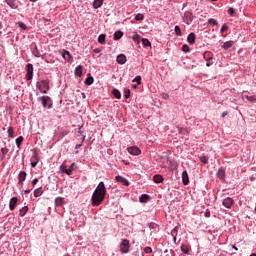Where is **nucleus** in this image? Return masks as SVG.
<instances>
[{"instance_id":"obj_1","label":"nucleus","mask_w":256,"mask_h":256,"mask_svg":"<svg viewBox=\"0 0 256 256\" xmlns=\"http://www.w3.org/2000/svg\"><path fill=\"white\" fill-rule=\"evenodd\" d=\"M105 195H107V189L105 188V183L100 182L95 189L91 201L93 207H99L105 199Z\"/></svg>"},{"instance_id":"obj_2","label":"nucleus","mask_w":256,"mask_h":256,"mask_svg":"<svg viewBox=\"0 0 256 256\" xmlns=\"http://www.w3.org/2000/svg\"><path fill=\"white\" fill-rule=\"evenodd\" d=\"M36 87L39 91H42V93L47 94V91H49V81L42 80L36 84Z\"/></svg>"},{"instance_id":"obj_3","label":"nucleus","mask_w":256,"mask_h":256,"mask_svg":"<svg viewBox=\"0 0 256 256\" xmlns=\"http://www.w3.org/2000/svg\"><path fill=\"white\" fill-rule=\"evenodd\" d=\"M40 101H41L44 109H51V107H53V101L51 100V97H49V96L40 97Z\"/></svg>"},{"instance_id":"obj_4","label":"nucleus","mask_w":256,"mask_h":256,"mask_svg":"<svg viewBox=\"0 0 256 256\" xmlns=\"http://www.w3.org/2000/svg\"><path fill=\"white\" fill-rule=\"evenodd\" d=\"M75 167H76L75 163H72L68 169H67V166H65V164H62L60 166V171L62 173H66V175H73V171H75Z\"/></svg>"},{"instance_id":"obj_5","label":"nucleus","mask_w":256,"mask_h":256,"mask_svg":"<svg viewBox=\"0 0 256 256\" xmlns=\"http://www.w3.org/2000/svg\"><path fill=\"white\" fill-rule=\"evenodd\" d=\"M129 247H131V244H129V240L124 239L120 243V251L121 253H129Z\"/></svg>"},{"instance_id":"obj_6","label":"nucleus","mask_w":256,"mask_h":256,"mask_svg":"<svg viewBox=\"0 0 256 256\" xmlns=\"http://www.w3.org/2000/svg\"><path fill=\"white\" fill-rule=\"evenodd\" d=\"M194 16L191 12H185L183 15V22L186 23V25H191L193 23Z\"/></svg>"},{"instance_id":"obj_7","label":"nucleus","mask_w":256,"mask_h":256,"mask_svg":"<svg viewBox=\"0 0 256 256\" xmlns=\"http://www.w3.org/2000/svg\"><path fill=\"white\" fill-rule=\"evenodd\" d=\"M233 203V198L227 197L223 200L222 205L226 207V209H231V207H233Z\"/></svg>"},{"instance_id":"obj_8","label":"nucleus","mask_w":256,"mask_h":256,"mask_svg":"<svg viewBox=\"0 0 256 256\" xmlns=\"http://www.w3.org/2000/svg\"><path fill=\"white\" fill-rule=\"evenodd\" d=\"M26 79L27 81H31V79H33V64H27Z\"/></svg>"},{"instance_id":"obj_9","label":"nucleus","mask_w":256,"mask_h":256,"mask_svg":"<svg viewBox=\"0 0 256 256\" xmlns=\"http://www.w3.org/2000/svg\"><path fill=\"white\" fill-rule=\"evenodd\" d=\"M127 151L130 155H141V149L137 146L128 147Z\"/></svg>"},{"instance_id":"obj_10","label":"nucleus","mask_w":256,"mask_h":256,"mask_svg":"<svg viewBox=\"0 0 256 256\" xmlns=\"http://www.w3.org/2000/svg\"><path fill=\"white\" fill-rule=\"evenodd\" d=\"M116 61L119 65H125L127 63V56L120 54L117 56Z\"/></svg>"},{"instance_id":"obj_11","label":"nucleus","mask_w":256,"mask_h":256,"mask_svg":"<svg viewBox=\"0 0 256 256\" xmlns=\"http://www.w3.org/2000/svg\"><path fill=\"white\" fill-rule=\"evenodd\" d=\"M4 3L10 6V9H19V4L17 0H5Z\"/></svg>"},{"instance_id":"obj_12","label":"nucleus","mask_w":256,"mask_h":256,"mask_svg":"<svg viewBox=\"0 0 256 256\" xmlns=\"http://www.w3.org/2000/svg\"><path fill=\"white\" fill-rule=\"evenodd\" d=\"M27 179V172L21 171L18 175V185H23V181Z\"/></svg>"},{"instance_id":"obj_13","label":"nucleus","mask_w":256,"mask_h":256,"mask_svg":"<svg viewBox=\"0 0 256 256\" xmlns=\"http://www.w3.org/2000/svg\"><path fill=\"white\" fill-rule=\"evenodd\" d=\"M182 183L183 185H189V174L187 173V170L182 172Z\"/></svg>"},{"instance_id":"obj_14","label":"nucleus","mask_w":256,"mask_h":256,"mask_svg":"<svg viewBox=\"0 0 256 256\" xmlns=\"http://www.w3.org/2000/svg\"><path fill=\"white\" fill-rule=\"evenodd\" d=\"M116 181H118V183H122V185H125V187H129V180L123 178V176H116Z\"/></svg>"},{"instance_id":"obj_15","label":"nucleus","mask_w":256,"mask_h":256,"mask_svg":"<svg viewBox=\"0 0 256 256\" xmlns=\"http://www.w3.org/2000/svg\"><path fill=\"white\" fill-rule=\"evenodd\" d=\"M181 251L185 255H189V251H191V245H189V244H182L181 245Z\"/></svg>"},{"instance_id":"obj_16","label":"nucleus","mask_w":256,"mask_h":256,"mask_svg":"<svg viewBox=\"0 0 256 256\" xmlns=\"http://www.w3.org/2000/svg\"><path fill=\"white\" fill-rule=\"evenodd\" d=\"M233 45H235V42L230 40V41H227L225 42L223 45H222V49H224L225 51H228V49H231V47H233Z\"/></svg>"},{"instance_id":"obj_17","label":"nucleus","mask_w":256,"mask_h":256,"mask_svg":"<svg viewBox=\"0 0 256 256\" xmlns=\"http://www.w3.org/2000/svg\"><path fill=\"white\" fill-rule=\"evenodd\" d=\"M17 197H13L11 198L10 200V203H9V207H10V210L13 211L15 209V207L17 206Z\"/></svg>"},{"instance_id":"obj_18","label":"nucleus","mask_w":256,"mask_h":256,"mask_svg":"<svg viewBox=\"0 0 256 256\" xmlns=\"http://www.w3.org/2000/svg\"><path fill=\"white\" fill-rule=\"evenodd\" d=\"M62 57L63 59H65V61H71L72 59L71 53H69V51L66 50H63Z\"/></svg>"},{"instance_id":"obj_19","label":"nucleus","mask_w":256,"mask_h":256,"mask_svg":"<svg viewBox=\"0 0 256 256\" xmlns=\"http://www.w3.org/2000/svg\"><path fill=\"white\" fill-rule=\"evenodd\" d=\"M187 42L189 45H193L195 43V33H190L187 37Z\"/></svg>"},{"instance_id":"obj_20","label":"nucleus","mask_w":256,"mask_h":256,"mask_svg":"<svg viewBox=\"0 0 256 256\" xmlns=\"http://www.w3.org/2000/svg\"><path fill=\"white\" fill-rule=\"evenodd\" d=\"M154 183H163V176L160 174H156L153 176Z\"/></svg>"},{"instance_id":"obj_21","label":"nucleus","mask_w":256,"mask_h":256,"mask_svg":"<svg viewBox=\"0 0 256 256\" xmlns=\"http://www.w3.org/2000/svg\"><path fill=\"white\" fill-rule=\"evenodd\" d=\"M203 58L205 61H213V54L211 52H204Z\"/></svg>"},{"instance_id":"obj_22","label":"nucleus","mask_w":256,"mask_h":256,"mask_svg":"<svg viewBox=\"0 0 256 256\" xmlns=\"http://www.w3.org/2000/svg\"><path fill=\"white\" fill-rule=\"evenodd\" d=\"M75 75L76 77H81L83 75V66L79 65L75 69Z\"/></svg>"},{"instance_id":"obj_23","label":"nucleus","mask_w":256,"mask_h":256,"mask_svg":"<svg viewBox=\"0 0 256 256\" xmlns=\"http://www.w3.org/2000/svg\"><path fill=\"white\" fill-rule=\"evenodd\" d=\"M178 133L180 135H189V130L187 128L177 127Z\"/></svg>"},{"instance_id":"obj_24","label":"nucleus","mask_w":256,"mask_h":256,"mask_svg":"<svg viewBox=\"0 0 256 256\" xmlns=\"http://www.w3.org/2000/svg\"><path fill=\"white\" fill-rule=\"evenodd\" d=\"M123 37V32L121 30H118L114 33V41H119Z\"/></svg>"},{"instance_id":"obj_25","label":"nucleus","mask_w":256,"mask_h":256,"mask_svg":"<svg viewBox=\"0 0 256 256\" xmlns=\"http://www.w3.org/2000/svg\"><path fill=\"white\" fill-rule=\"evenodd\" d=\"M103 5V0H94L93 7L99 9Z\"/></svg>"},{"instance_id":"obj_26","label":"nucleus","mask_w":256,"mask_h":256,"mask_svg":"<svg viewBox=\"0 0 256 256\" xmlns=\"http://www.w3.org/2000/svg\"><path fill=\"white\" fill-rule=\"evenodd\" d=\"M140 203H147L149 201V195L147 194H142L139 198Z\"/></svg>"},{"instance_id":"obj_27","label":"nucleus","mask_w":256,"mask_h":256,"mask_svg":"<svg viewBox=\"0 0 256 256\" xmlns=\"http://www.w3.org/2000/svg\"><path fill=\"white\" fill-rule=\"evenodd\" d=\"M27 211H29V207L28 206H24L20 209V217H25V215H27Z\"/></svg>"},{"instance_id":"obj_28","label":"nucleus","mask_w":256,"mask_h":256,"mask_svg":"<svg viewBox=\"0 0 256 256\" xmlns=\"http://www.w3.org/2000/svg\"><path fill=\"white\" fill-rule=\"evenodd\" d=\"M106 35L105 34H100L98 36V43H100L101 45H105V39H106Z\"/></svg>"},{"instance_id":"obj_29","label":"nucleus","mask_w":256,"mask_h":256,"mask_svg":"<svg viewBox=\"0 0 256 256\" xmlns=\"http://www.w3.org/2000/svg\"><path fill=\"white\" fill-rule=\"evenodd\" d=\"M41 195H43V188L42 187L34 190V197H41Z\"/></svg>"},{"instance_id":"obj_30","label":"nucleus","mask_w":256,"mask_h":256,"mask_svg":"<svg viewBox=\"0 0 256 256\" xmlns=\"http://www.w3.org/2000/svg\"><path fill=\"white\" fill-rule=\"evenodd\" d=\"M112 95H114L116 99H121V92L118 89H113Z\"/></svg>"},{"instance_id":"obj_31","label":"nucleus","mask_w":256,"mask_h":256,"mask_svg":"<svg viewBox=\"0 0 256 256\" xmlns=\"http://www.w3.org/2000/svg\"><path fill=\"white\" fill-rule=\"evenodd\" d=\"M218 177H219V179H221V180L225 179V170H224L223 168H220V169L218 170Z\"/></svg>"},{"instance_id":"obj_32","label":"nucleus","mask_w":256,"mask_h":256,"mask_svg":"<svg viewBox=\"0 0 256 256\" xmlns=\"http://www.w3.org/2000/svg\"><path fill=\"white\" fill-rule=\"evenodd\" d=\"M7 133H8V137H10V139H13V137H15L13 127L9 126Z\"/></svg>"},{"instance_id":"obj_33","label":"nucleus","mask_w":256,"mask_h":256,"mask_svg":"<svg viewBox=\"0 0 256 256\" xmlns=\"http://www.w3.org/2000/svg\"><path fill=\"white\" fill-rule=\"evenodd\" d=\"M55 205H56V207H61V205H63V198L57 197L55 199Z\"/></svg>"},{"instance_id":"obj_34","label":"nucleus","mask_w":256,"mask_h":256,"mask_svg":"<svg viewBox=\"0 0 256 256\" xmlns=\"http://www.w3.org/2000/svg\"><path fill=\"white\" fill-rule=\"evenodd\" d=\"M243 98L247 99L251 103H255V101H256V97L255 96L244 95Z\"/></svg>"},{"instance_id":"obj_35","label":"nucleus","mask_w":256,"mask_h":256,"mask_svg":"<svg viewBox=\"0 0 256 256\" xmlns=\"http://www.w3.org/2000/svg\"><path fill=\"white\" fill-rule=\"evenodd\" d=\"M23 136H19L17 139H16V145L18 147V149H21V143H23Z\"/></svg>"},{"instance_id":"obj_36","label":"nucleus","mask_w":256,"mask_h":256,"mask_svg":"<svg viewBox=\"0 0 256 256\" xmlns=\"http://www.w3.org/2000/svg\"><path fill=\"white\" fill-rule=\"evenodd\" d=\"M31 161L39 163V154L37 152H34V154L31 157Z\"/></svg>"},{"instance_id":"obj_37","label":"nucleus","mask_w":256,"mask_h":256,"mask_svg":"<svg viewBox=\"0 0 256 256\" xmlns=\"http://www.w3.org/2000/svg\"><path fill=\"white\" fill-rule=\"evenodd\" d=\"M174 33H175V35H177V37H181V35H182L181 28L179 26H175Z\"/></svg>"},{"instance_id":"obj_38","label":"nucleus","mask_w":256,"mask_h":256,"mask_svg":"<svg viewBox=\"0 0 256 256\" xmlns=\"http://www.w3.org/2000/svg\"><path fill=\"white\" fill-rule=\"evenodd\" d=\"M142 44L144 45V47H151V42L147 38L142 39Z\"/></svg>"},{"instance_id":"obj_39","label":"nucleus","mask_w":256,"mask_h":256,"mask_svg":"<svg viewBox=\"0 0 256 256\" xmlns=\"http://www.w3.org/2000/svg\"><path fill=\"white\" fill-rule=\"evenodd\" d=\"M200 161L204 165H207V163H209V158H207V156H200Z\"/></svg>"},{"instance_id":"obj_40","label":"nucleus","mask_w":256,"mask_h":256,"mask_svg":"<svg viewBox=\"0 0 256 256\" xmlns=\"http://www.w3.org/2000/svg\"><path fill=\"white\" fill-rule=\"evenodd\" d=\"M93 81H94V79H93V77H87L86 78V80H85V84L86 85H93Z\"/></svg>"},{"instance_id":"obj_41","label":"nucleus","mask_w":256,"mask_h":256,"mask_svg":"<svg viewBox=\"0 0 256 256\" xmlns=\"http://www.w3.org/2000/svg\"><path fill=\"white\" fill-rule=\"evenodd\" d=\"M143 19H145V16L141 13L135 16V21H143Z\"/></svg>"},{"instance_id":"obj_42","label":"nucleus","mask_w":256,"mask_h":256,"mask_svg":"<svg viewBox=\"0 0 256 256\" xmlns=\"http://www.w3.org/2000/svg\"><path fill=\"white\" fill-rule=\"evenodd\" d=\"M208 24L209 25H213L215 27V25H219V22H217V20L213 19V18H210L208 20Z\"/></svg>"},{"instance_id":"obj_43","label":"nucleus","mask_w":256,"mask_h":256,"mask_svg":"<svg viewBox=\"0 0 256 256\" xmlns=\"http://www.w3.org/2000/svg\"><path fill=\"white\" fill-rule=\"evenodd\" d=\"M124 97H125V99H129L131 97V90L126 89L124 91Z\"/></svg>"},{"instance_id":"obj_44","label":"nucleus","mask_w":256,"mask_h":256,"mask_svg":"<svg viewBox=\"0 0 256 256\" xmlns=\"http://www.w3.org/2000/svg\"><path fill=\"white\" fill-rule=\"evenodd\" d=\"M33 55H35V57H41V53L39 52V49H37V46H35L33 50Z\"/></svg>"},{"instance_id":"obj_45","label":"nucleus","mask_w":256,"mask_h":256,"mask_svg":"<svg viewBox=\"0 0 256 256\" xmlns=\"http://www.w3.org/2000/svg\"><path fill=\"white\" fill-rule=\"evenodd\" d=\"M18 27H20V29H23L24 31L27 30V25H25V23L23 22H18Z\"/></svg>"},{"instance_id":"obj_46","label":"nucleus","mask_w":256,"mask_h":256,"mask_svg":"<svg viewBox=\"0 0 256 256\" xmlns=\"http://www.w3.org/2000/svg\"><path fill=\"white\" fill-rule=\"evenodd\" d=\"M134 83H137L138 85H141V76H136L133 80Z\"/></svg>"},{"instance_id":"obj_47","label":"nucleus","mask_w":256,"mask_h":256,"mask_svg":"<svg viewBox=\"0 0 256 256\" xmlns=\"http://www.w3.org/2000/svg\"><path fill=\"white\" fill-rule=\"evenodd\" d=\"M1 153L5 157V155H7V153H9V148H7V147L1 148Z\"/></svg>"},{"instance_id":"obj_48","label":"nucleus","mask_w":256,"mask_h":256,"mask_svg":"<svg viewBox=\"0 0 256 256\" xmlns=\"http://www.w3.org/2000/svg\"><path fill=\"white\" fill-rule=\"evenodd\" d=\"M182 51H183L184 53H189V45L184 44V45L182 46Z\"/></svg>"},{"instance_id":"obj_49","label":"nucleus","mask_w":256,"mask_h":256,"mask_svg":"<svg viewBox=\"0 0 256 256\" xmlns=\"http://www.w3.org/2000/svg\"><path fill=\"white\" fill-rule=\"evenodd\" d=\"M228 29H229V26H227V24H223L222 27H221L220 32L225 33V31H227Z\"/></svg>"},{"instance_id":"obj_50","label":"nucleus","mask_w":256,"mask_h":256,"mask_svg":"<svg viewBox=\"0 0 256 256\" xmlns=\"http://www.w3.org/2000/svg\"><path fill=\"white\" fill-rule=\"evenodd\" d=\"M144 253H147V254L153 253V249L151 247H145L144 248Z\"/></svg>"},{"instance_id":"obj_51","label":"nucleus","mask_w":256,"mask_h":256,"mask_svg":"<svg viewBox=\"0 0 256 256\" xmlns=\"http://www.w3.org/2000/svg\"><path fill=\"white\" fill-rule=\"evenodd\" d=\"M228 13H229V15H231V16L235 15V9L229 8V9H228Z\"/></svg>"},{"instance_id":"obj_52","label":"nucleus","mask_w":256,"mask_h":256,"mask_svg":"<svg viewBox=\"0 0 256 256\" xmlns=\"http://www.w3.org/2000/svg\"><path fill=\"white\" fill-rule=\"evenodd\" d=\"M39 183V178H35L33 181H32V185L33 187H35L36 184Z\"/></svg>"},{"instance_id":"obj_53","label":"nucleus","mask_w":256,"mask_h":256,"mask_svg":"<svg viewBox=\"0 0 256 256\" xmlns=\"http://www.w3.org/2000/svg\"><path fill=\"white\" fill-rule=\"evenodd\" d=\"M206 67H211V65H213V61L212 60H206Z\"/></svg>"},{"instance_id":"obj_54","label":"nucleus","mask_w":256,"mask_h":256,"mask_svg":"<svg viewBox=\"0 0 256 256\" xmlns=\"http://www.w3.org/2000/svg\"><path fill=\"white\" fill-rule=\"evenodd\" d=\"M162 99H169V94H167V93H163L162 94Z\"/></svg>"},{"instance_id":"obj_55","label":"nucleus","mask_w":256,"mask_h":256,"mask_svg":"<svg viewBox=\"0 0 256 256\" xmlns=\"http://www.w3.org/2000/svg\"><path fill=\"white\" fill-rule=\"evenodd\" d=\"M38 163H39V162L32 161V162H31V167H32V168L37 167V164H38Z\"/></svg>"},{"instance_id":"obj_56","label":"nucleus","mask_w":256,"mask_h":256,"mask_svg":"<svg viewBox=\"0 0 256 256\" xmlns=\"http://www.w3.org/2000/svg\"><path fill=\"white\" fill-rule=\"evenodd\" d=\"M204 215H205V217H211V212L206 211Z\"/></svg>"},{"instance_id":"obj_57","label":"nucleus","mask_w":256,"mask_h":256,"mask_svg":"<svg viewBox=\"0 0 256 256\" xmlns=\"http://www.w3.org/2000/svg\"><path fill=\"white\" fill-rule=\"evenodd\" d=\"M227 115H228V112H227V111H224V112H222V115H221V116H222L223 118H225V117H227Z\"/></svg>"},{"instance_id":"obj_58","label":"nucleus","mask_w":256,"mask_h":256,"mask_svg":"<svg viewBox=\"0 0 256 256\" xmlns=\"http://www.w3.org/2000/svg\"><path fill=\"white\" fill-rule=\"evenodd\" d=\"M82 146H83V143L77 144V145L75 146V149H81Z\"/></svg>"},{"instance_id":"obj_59","label":"nucleus","mask_w":256,"mask_h":256,"mask_svg":"<svg viewBox=\"0 0 256 256\" xmlns=\"http://www.w3.org/2000/svg\"><path fill=\"white\" fill-rule=\"evenodd\" d=\"M24 193H25V195H29V193H31V190H29V189L25 190Z\"/></svg>"},{"instance_id":"obj_60","label":"nucleus","mask_w":256,"mask_h":256,"mask_svg":"<svg viewBox=\"0 0 256 256\" xmlns=\"http://www.w3.org/2000/svg\"><path fill=\"white\" fill-rule=\"evenodd\" d=\"M175 233H177V228H174V229L172 230V235H175Z\"/></svg>"},{"instance_id":"obj_61","label":"nucleus","mask_w":256,"mask_h":256,"mask_svg":"<svg viewBox=\"0 0 256 256\" xmlns=\"http://www.w3.org/2000/svg\"><path fill=\"white\" fill-rule=\"evenodd\" d=\"M232 249H234L235 251H239V249L235 245L232 246Z\"/></svg>"},{"instance_id":"obj_62","label":"nucleus","mask_w":256,"mask_h":256,"mask_svg":"<svg viewBox=\"0 0 256 256\" xmlns=\"http://www.w3.org/2000/svg\"><path fill=\"white\" fill-rule=\"evenodd\" d=\"M135 39H139V35H138V34H136V35L134 36V41H135Z\"/></svg>"},{"instance_id":"obj_63","label":"nucleus","mask_w":256,"mask_h":256,"mask_svg":"<svg viewBox=\"0 0 256 256\" xmlns=\"http://www.w3.org/2000/svg\"><path fill=\"white\" fill-rule=\"evenodd\" d=\"M173 239H174V243H175V241H177V236H174V238H173Z\"/></svg>"},{"instance_id":"obj_64","label":"nucleus","mask_w":256,"mask_h":256,"mask_svg":"<svg viewBox=\"0 0 256 256\" xmlns=\"http://www.w3.org/2000/svg\"><path fill=\"white\" fill-rule=\"evenodd\" d=\"M250 256H256V253L251 254Z\"/></svg>"}]
</instances>
